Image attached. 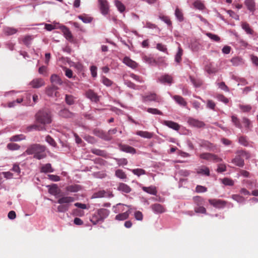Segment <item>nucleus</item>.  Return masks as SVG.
<instances>
[{
  "instance_id": "f257e3e1",
  "label": "nucleus",
  "mask_w": 258,
  "mask_h": 258,
  "mask_svg": "<svg viewBox=\"0 0 258 258\" xmlns=\"http://www.w3.org/2000/svg\"><path fill=\"white\" fill-rule=\"evenodd\" d=\"M36 121L41 124H33L27 127L28 131L33 130L39 131L45 130L44 124L50 123L51 122L50 112L47 110H39L35 115Z\"/></svg>"
},
{
  "instance_id": "f03ea898",
  "label": "nucleus",
  "mask_w": 258,
  "mask_h": 258,
  "mask_svg": "<svg viewBox=\"0 0 258 258\" xmlns=\"http://www.w3.org/2000/svg\"><path fill=\"white\" fill-rule=\"evenodd\" d=\"M46 147L39 144H33L27 148L24 153L28 155H33V157L38 160L42 159L46 157Z\"/></svg>"
},
{
  "instance_id": "7ed1b4c3",
  "label": "nucleus",
  "mask_w": 258,
  "mask_h": 258,
  "mask_svg": "<svg viewBox=\"0 0 258 258\" xmlns=\"http://www.w3.org/2000/svg\"><path fill=\"white\" fill-rule=\"evenodd\" d=\"M75 201V198L72 197H62L59 198L57 203L60 205L57 207V211L60 213H64L68 211L70 203Z\"/></svg>"
},
{
  "instance_id": "20e7f679",
  "label": "nucleus",
  "mask_w": 258,
  "mask_h": 258,
  "mask_svg": "<svg viewBox=\"0 0 258 258\" xmlns=\"http://www.w3.org/2000/svg\"><path fill=\"white\" fill-rule=\"evenodd\" d=\"M141 101L146 103L150 102L160 103L162 101V98L154 92H149L145 95H141Z\"/></svg>"
},
{
  "instance_id": "39448f33",
  "label": "nucleus",
  "mask_w": 258,
  "mask_h": 258,
  "mask_svg": "<svg viewBox=\"0 0 258 258\" xmlns=\"http://www.w3.org/2000/svg\"><path fill=\"white\" fill-rule=\"evenodd\" d=\"M236 154L237 156L232 160L231 162L238 167H242L244 164V159L242 157L245 156L246 153L243 150H240L237 151Z\"/></svg>"
},
{
  "instance_id": "423d86ee",
  "label": "nucleus",
  "mask_w": 258,
  "mask_h": 258,
  "mask_svg": "<svg viewBox=\"0 0 258 258\" xmlns=\"http://www.w3.org/2000/svg\"><path fill=\"white\" fill-rule=\"evenodd\" d=\"M157 82L164 85L171 86L173 83V78L170 75L164 74L160 76Z\"/></svg>"
},
{
  "instance_id": "0eeeda50",
  "label": "nucleus",
  "mask_w": 258,
  "mask_h": 258,
  "mask_svg": "<svg viewBox=\"0 0 258 258\" xmlns=\"http://www.w3.org/2000/svg\"><path fill=\"white\" fill-rule=\"evenodd\" d=\"M200 158L215 163L219 162L222 161V159L219 158L218 156L210 153H202L200 155Z\"/></svg>"
},
{
  "instance_id": "6e6552de",
  "label": "nucleus",
  "mask_w": 258,
  "mask_h": 258,
  "mask_svg": "<svg viewBox=\"0 0 258 258\" xmlns=\"http://www.w3.org/2000/svg\"><path fill=\"white\" fill-rule=\"evenodd\" d=\"M187 121L189 125L197 128H201L205 125V123L203 121L191 117H188Z\"/></svg>"
},
{
  "instance_id": "1a4fd4ad",
  "label": "nucleus",
  "mask_w": 258,
  "mask_h": 258,
  "mask_svg": "<svg viewBox=\"0 0 258 258\" xmlns=\"http://www.w3.org/2000/svg\"><path fill=\"white\" fill-rule=\"evenodd\" d=\"M94 134L96 136L106 141H110L112 139L111 136H109L107 132H105L103 131L100 130H95L94 131Z\"/></svg>"
},
{
  "instance_id": "9d476101",
  "label": "nucleus",
  "mask_w": 258,
  "mask_h": 258,
  "mask_svg": "<svg viewBox=\"0 0 258 258\" xmlns=\"http://www.w3.org/2000/svg\"><path fill=\"white\" fill-rule=\"evenodd\" d=\"M59 29L61 30L64 37L71 42L73 41V36L69 29L64 25H61L59 27Z\"/></svg>"
},
{
  "instance_id": "9b49d317",
  "label": "nucleus",
  "mask_w": 258,
  "mask_h": 258,
  "mask_svg": "<svg viewBox=\"0 0 258 258\" xmlns=\"http://www.w3.org/2000/svg\"><path fill=\"white\" fill-rule=\"evenodd\" d=\"M99 8L103 15H106L109 12V5L106 0H98Z\"/></svg>"
},
{
  "instance_id": "f8f14e48",
  "label": "nucleus",
  "mask_w": 258,
  "mask_h": 258,
  "mask_svg": "<svg viewBox=\"0 0 258 258\" xmlns=\"http://www.w3.org/2000/svg\"><path fill=\"white\" fill-rule=\"evenodd\" d=\"M85 95L92 102L98 103L99 101V96L92 90L89 89L87 91Z\"/></svg>"
},
{
  "instance_id": "ddd939ff",
  "label": "nucleus",
  "mask_w": 258,
  "mask_h": 258,
  "mask_svg": "<svg viewBox=\"0 0 258 258\" xmlns=\"http://www.w3.org/2000/svg\"><path fill=\"white\" fill-rule=\"evenodd\" d=\"M118 147L119 149L122 152L132 154H135L136 153V150L134 148L129 145L119 144Z\"/></svg>"
},
{
  "instance_id": "4468645a",
  "label": "nucleus",
  "mask_w": 258,
  "mask_h": 258,
  "mask_svg": "<svg viewBox=\"0 0 258 258\" xmlns=\"http://www.w3.org/2000/svg\"><path fill=\"white\" fill-rule=\"evenodd\" d=\"M44 81L42 79L36 78L33 79L29 83L33 88H39L44 85Z\"/></svg>"
},
{
  "instance_id": "2eb2a0df",
  "label": "nucleus",
  "mask_w": 258,
  "mask_h": 258,
  "mask_svg": "<svg viewBox=\"0 0 258 258\" xmlns=\"http://www.w3.org/2000/svg\"><path fill=\"white\" fill-rule=\"evenodd\" d=\"M151 208L155 214H161L165 211L164 207L160 204H154L151 206Z\"/></svg>"
},
{
  "instance_id": "dca6fc26",
  "label": "nucleus",
  "mask_w": 258,
  "mask_h": 258,
  "mask_svg": "<svg viewBox=\"0 0 258 258\" xmlns=\"http://www.w3.org/2000/svg\"><path fill=\"white\" fill-rule=\"evenodd\" d=\"M162 124L175 131H178L180 128L179 125L177 123L172 121L163 120Z\"/></svg>"
},
{
  "instance_id": "f3484780",
  "label": "nucleus",
  "mask_w": 258,
  "mask_h": 258,
  "mask_svg": "<svg viewBox=\"0 0 258 258\" xmlns=\"http://www.w3.org/2000/svg\"><path fill=\"white\" fill-rule=\"evenodd\" d=\"M143 25V28H146L149 29L155 30L156 32L159 33L160 30L158 26L155 24H153L149 21L142 22Z\"/></svg>"
},
{
  "instance_id": "a211bd4d",
  "label": "nucleus",
  "mask_w": 258,
  "mask_h": 258,
  "mask_svg": "<svg viewBox=\"0 0 258 258\" xmlns=\"http://www.w3.org/2000/svg\"><path fill=\"white\" fill-rule=\"evenodd\" d=\"M125 207H130V206H127L121 203H119L113 206L112 210L115 213H121L124 212Z\"/></svg>"
},
{
  "instance_id": "6ab92c4d",
  "label": "nucleus",
  "mask_w": 258,
  "mask_h": 258,
  "mask_svg": "<svg viewBox=\"0 0 258 258\" xmlns=\"http://www.w3.org/2000/svg\"><path fill=\"white\" fill-rule=\"evenodd\" d=\"M122 62L125 65L132 69H136L138 67V63L128 56H125L123 59Z\"/></svg>"
},
{
  "instance_id": "aec40b11",
  "label": "nucleus",
  "mask_w": 258,
  "mask_h": 258,
  "mask_svg": "<svg viewBox=\"0 0 258 258\" xmlns=\"http://www.w3.org/2000/svg\"><path fill=\"white\" fill-rule=\"evenodd\" d=\"M209 203L217 208H222L225 207V202L220 200H209Z\"/></svg>"
},
{
  "instance_id": "412c9836",
  "label": "nucleus",
  "mask_w": 258,
  "mask_h": 258,
  "mask_svg": "<svg viewBox=\"0 0 258 258\" xmlns=\"http://www.w3.org/2000/svg\"><path fill=\"white\" fill-rule=\"evenodd\" d=\"M97 212L100 218L103 221L109 215L110 212L108 210L104 208L98 209Z\"/></svg>"
},
{
  "instance_id": "4be33fe9",
  "label": "nucleus",
  "mask_w": 258,
  "mask_h": 258,
  "mask_svg": "<svg viewBox=\"0 0 258 258\" xmlns=\"http://www.w3.org/2000/svg\"><path fill=\"white\" fill-rule=\"evenodd\" d=\"M131 213V211L130 210H128L127 211H126L123 213H119L117 214L115 217V219L118 221H123L127 219L130 214Z\"/></svg>"
},
{
  "instance_id": "5701e85b",
  "label": "nucleus",
  "mask_w": 258,
  "mask_h": 258,
  "mask_svg": "<svg viewBox=\"0 0 258 258\" xmlns=\"http://www.w3.org/2000/svg\"><path fill=\"white\" fill-rule=\"evenodd\" d=\"M172 97L176 102V103L179 104V105L183 107L186 106L187 102L182 97L179 95H174Z\"/></svg>"
},
{
  "instance_id": "b1692460",
  "label": "nucleus",
  "mask_w": 258,
  "mask_h": 258,
  "mask_svg": "<svg viewBox=\"0 0 258 258\" xmlns=\"http://www.w3.org/2000/svg\"><path fill=\"white\" fill-rule=\"evenodd\" d=\"M136 135L143 138L150 139L153 137L154 133L147 131H139L136 132Z\"/></svg>"
},
{
  "instance_id": "393cba45",
  "label": "nucleus",
  "mask_w": 258,
  "mask_h": 258,
  "mask_svg": "<svg viewBox=\"0 0 258 258\" xmlns=\"http://www.w3.org/2000/svg\"><path fill=\"white\" fill-rule=\"evenodd\" d=\"M244 4L250 12L253 13L255 10V3L254 0H245Z\"/></svg>"
},
{
  "instance_id": "a878e982",
  "label": "nucleus",
  "mask_w": 258,
  "mask_h": 258,
  "mask_svg": "<svg viewBox=\"0 0 258 258\" xmlns=\"http://www.w3.org/2000/svg\"><path fill=\"white\" fill-rule=\"evenodd\" d=\"M117 189L126 194L130 193L131 191V188L124 183H120L117 187Z\"/></svg>"
},
{
  "instance_id": "bb28decb",
  "label": "nucleus",
  "mask_w": 258,
  "mask_h": 258,
  "mask_svg": "<svg viewBox=\"0 0 258 258\" xmlns=\"http://www.w3.org/2000/svg\"><path fill=\"white\" fill-rule=\"evenodd\" d=\"M18 30L10 27L5 26L3 28V32L7 35H12L16 33Z\"/></svg>"
},
{
  "instance_id": "cd10ccee",
  "label": "nucleus",
  "mask_w": 258,
  "mask_h": 258,
  "mask_svg": "<svg viewBox=\"0 0 258 258\" xmlns=\"http://www.w3.org/2000/svg\"><path fill=\"white\" fill-rule=\"evenodd\" d=\"M142 189L145 192H147L150 195L156 196L157 194L156 188L153 186H150L149 187L143 186Z\"/></svg>"
},
{
  "instance_id": "c85d7f7f",
  "label": "nucleus",
  "mask_w": 258,
  "mask_h": 258,
  "mask_svg": "<svg viewBox=\"0 0 258 258\" xmlns=\"http://www.w3.org/2000/svg\"><path fill=\"white\" fill-rule=\"evenodd\" d=\"M174 15L177 20L179 22H181L184 21L183 14L181 10L176 8L175 10Z\"/></svg>"
},
{
  "instance_id": "c756f323",
  "label": "nucleus",
  "mask_w": 258,
  "mask_h": 258,
  "mask_svg": "<svg viewBox=\"0 0 258 258\" xmlns=\"http://www.w3.org/2000/svg\"><path fill=\"white\" fill-rule=\"evenodd\" d=\"M205 71L210 75L215 74L217 72V68H215L211 63L207 64L205 67Z\"/></svg>"
},
{
  "instance_id": "7c9ffc66",
  "label": "nucleus",
  "mask_w": 258,
  "mask_h": 258,
  "mask_svg": "<svg viewBox=\"0 0 258 258\" xmlns=\"http://www.w3.org/2000/svg\"><path fill=\"white\" fill-rule=\"evenodd\" d=\"M40 171L41 172L50 173L53 172L54 169L52 168L51 164L47 163L41 167Z\"/></svg>"
},
{
  "instance_id": "2f4dec72",
  "label": "nucleus",
  "mask_w": 258,
  "mask_h": 258,
  "mask_svg": "<svg viewBox=\"0 0 258 258\" xmlns=\"http://www.w3.org/2000/svg\"><path fill=\"white\" fill-rule=\"evenodd\" d=\"M189 79L193 85L196 88L200 87L203 84V81L200 79L195 78L190 76Z\"/></svg>"
},
{
  "instance_id": "473e14b6",
  "label": "nucleus",
  "mask_w": 258,
  "mask_h": 258,
  "mask_svg": "<svg viewBox=\"0 0 258 258\" xmlns=\"http://www.w3.org/2000/svg\"><path fill=\"white\" fill-rule=\"evenodd\" d=\"M231 62L234 66H239L244 63L243 59L239 56L234 57L231 58Z\"/></svg>"
},
{
  "instance_id": "72a5a7b5",
  "label": "nucleus",
  "mask_w": 258,
  "mask_h": 258,
  "mask_svg": "<svg viewBox=\"0 0 258 258\" xmlns=\"http://www.w3.org/2000/svg\"><path fill=\"white\" fill-rule=\"evenodd\" d=\"M59 115L62 117L70 118L72 117L73 114L68 109L64 108L60 110Z\"/></svg>"
},
{
  "instance_id": "f704fd0d",
  "label": "nucleus",
  "mask_w": 258,
  "mask_h": 258,
  "mask_svg": "<svg viewBox=\"0 0 258 258\" xmlns=\"http://www.w3.org/2000/svg\"><path fill=\"white\" fill-rule=\"evenodd\" d=\"M51 82L53 84L61 85L62 84V81L61 79L56 75H52L50 77Z\"/></svg>"
},
{
  "instance_id": "c9c22d12",
  "label": "nucleus",
  "mask_w": 258,
  "mask_h": 258,
  "mask_svg": "<svg viewBox=\"0 0 258 258\" xmlns=\"http://www.w3.org/2000/svg\"><path fill=\"white\" fill-rule=\"evenodd\" d=\"M242 123L244 127V131L247 132L249 128L251 127V123L250 121L246 117H243Z\"/></svg>"
},
{
  "instance_id": "e433bc0d",
  "label": "nucleus",
  "mask_w": 258,
  "mask_h": 258,
  "mask_svg": "<svg viewBox=\"0 0 258 258\" xmlns=\"http://www.w3.org/2000/svg\"><path fill=\"white\" fill-rule=\"evenodd\" d=\"M194 7L199 10L202 11L205 9L206 7L203 2L200 0H196L193 3Z\"/></svg>"
},
{
  "instance_id": "4c0bfd02",
  "label": "nucleus",
  "mask_w": 258,
  "mask_h": 258,
  "mask_svg": "<svg viewBox=\"0 0 258 258\" xmlns=\"http://www.w3.org/2000/svg\"><path fill=\"white\" fill-rule=\"evenodd\" d=\"M78 18L82 20L84 23H90L93 20V18L89 16L86 14H83L81 15H79L78 16Z\"/></svg>"
},
{
  "instance_id": "58836bf2",
  "label": "nucleus",
  "mask_w": 258,
  "mask_h": 258,
  "mask_svg": "<svg viewBox=\"0 0 258 258\" xmlns=\"http://www.w3.org/2000/svg\"><path fill=\"white\" fill-rule=\"evenodd\" d=\"M231 121L233 124L235 126V127L240 129H242V125L239 119L236 116L232 115L231 116Z\"/></svg>"
},
{
  "instance_id": "ea45409f",
  "label": "nucleus",
  "mask_w": 258,
  "mask_h": 258,
  "mask_svg": "<svg viewBox=\"0 0 258 258\" xmlns=\"http://www.w3.org/2000/svg\"><path fill=\"white\" fill-rule=\"evenodd\" d=\"M26 137L23 134L16 135L12 136L10 138V141L11 142H18L23 140H25Z\"/></svg>"
},
{
  "instance_id": "a19ab883",
  "label": "nucleus",
  "mask_w": 258,
  "mask_h": 258,
  "mask_svg": "<svg viewBox=\"0 0 258 258\" xmlns=\"http://www.w3.org/2000/svg\"><path fill=\"white\" fill-rule=\"evenodd\" d=\"M73 67L77 70L78 73H82V74H84L85 69L82 63L79 62L74 63Z\"/></svg>"
},
{
  "instance_id": "79ce46f5",
  "label": "nucleus",
  "mask_w": 258,
  "mask_h": 258,
  "mask_svg": "<svg viewBox=\"0 0 258 258\" xmlns=\"http://www.w3.org/2000/svg\"><path fill=\"white\" fill-rule=\"evenodd\" d=\"M80 189V185L77 184L69 185L66 187V190L71 192H76L79 191Z\"/></svg>"
},
{
  "instance_id": "37998d69",
  "label": "nucleus",
  "mask_w": 258,
  "mask_h": 258,
  "mask_svg": "<svg viewBox=\"0 0 258 258\" xmlns=\"http://www.w3.org/2000/svg\"><path fill=\"white\" fill-rule=\"evenodd\" d=\"M130 170L131 171H132L134 174H135L139 177L141 175H145L146 173V171L144 169H142V168L130 169Z\"/></svg>"
},
{
  "instance_id": "c03bdc74",
  "label": "nucleus",
  "mask_w": 258,
  "mask_h": 258,
  "mask_svg": "<svg viewBox=\"0 0 258 258\" xmlns=\"http://www.w3.org/2000/svg\"><path fill=\"white\" fill-rule=\"evenodd\" d=\"M115 176L121 179H124L126 178V175L125 172L121 169H117L115 171Z\"/></svg>"
},
{
  "instance_id": "a18cd8bd",
  "label": "nucleus",
  "mask_w": 258,
  "mask_h": 258,
  "mask_svg": "<svg viewBox=\"0 0 258 258\" xmlns=\"http://www.w3.org/2000/svg\"><path fill=\"white\" fill-rule=\"evenodd\" d=\"M124 84L127 86L128 87L134 89V90H140V87L137 86L136 84L132 82L129 80H124Z\"/></svg>"
},
{
  "instance_id": "49530a36",
  "label": "nucleus",
  "mask_w": 258,
  "mask_h": 258,
  "mask_svg": "<svg viewBox=\"0 0 258 258\" xmlns=\"http://www.w3.org/2000/svg\"><path fill=\"white\" fill-rule=\"evenodd\" d=\"M242 28L246 32L247 34H252L253 31L250 28L249 25L246 22H243L241 24Z\"/></svg>"
},
{
  "instance_id": "de8ad7c7",
  "label": "nucleus",
  "mask_w": 258,
  "mask_h": 258,
  "mask_svg": "<svg viewBox=\"0 0 258 258\" xmlns=\"http://www.w3.org/2000/svg\"><path fill=\"white\" fill-rule=\"evenodd\" d=\"M103 197H106V192L104 190L95 192L92 196L93 198H101Z\"/></svg>"
},
{
  "instance_id": "09e8293b",
  "label": "nucleus",
  "mask_w": 258,
  "mask_h": 258,
  "mask_svg": "<svg viewBox=\"0 0 258 258\" xmlns=\"http://www.w3.org/2000/svg\"><path fill=\"white\" fill-rule=\"evenodd\" d=\"M65 101L67 104L71 105L75 103V98L71 95L66 94L65 96Z\"/></svg>"
},
{
  "instance_id": "8fccbe9b",
  "label": "nucleus",
  "mask_w": 258,
  "mask_h": 258,
  "mask_svg": "<svg viewBox=\"0 0 258 258\" xmlns=\"http://www.w3.org/2000/svg\"><path fill=\"white\" fill-rule=\"evenodd\" d=\"M100 218V217H99L98 215V212H96L94 214V215L91 218L90 221L93 224L95 225L97 224L99 222H102V220Z\"/></svg>"
},
{
  "instance_id": "3c124183",
  "label": "nucleus",
  "mask_w": 258,
  "mask_h": 258,
  "mask_svg": "<svg viewBox=\"0 0 258 258\" xmlns=\"http://www.w3.org/2000/svg\"><path fill=\"white\" fill-rule=\"evenodd\" d=\"M183 50L180 47H178V51L175 56V61L179 63L181 60V56L182 55Z\"/></svg>"
},
{
  "instance_id": "603ef678",
  "label": "nucleus",
  "mask_w": 258,
  "mask_h": 258,
  "mask_svg": "<svg viewBox=\"0 0 258 258\" xmlns=\"http://www.w3.org/2000/svg\"><path fill=\"white\" fill-rule=\"evenodd\" d=\"M101 81L106 87H110L113 84V82L111 80L104 76L101 77Z\"/></svg>"
},
{
  "instance_id": "864d4df0",
  "label": "nucleus",
  "mask_w": 258,
  "mask_h": 258,
  "mask_svg": "<svg viewBox=\"0 0 258 258\" xmlns=\"http://www.w3.org/2000/svg\"><path fill=\"white\" fill-rule=\"evenodd\" d=\"M159 18L166 23L168 26L172 27V23L168 16L160 15L159 16Z\"/></svg>"
},
{
  "instance_id": "5fc2aeb1",
  "label": "nucleus",
  "mask_w": 258,
  "mask_h": 258,
  "mask_svg": "<svg viewBox=\"0 0 258 258\" xmlns=\"http://www.w3.org/2000/svg\"><path fill=\"white\" fill-rule=\"evenodd\" d=\"M115 5L117 8V10L120 12L122 13L125 10V7L123 4L118 0L115 1Z\"/></svg>"
},
{
  "instance_id": "6e6d98bb",
  "label": "nucleus",
  "mask_w": 258,
  "mask_h": 258,
  "mask_svg": "<svg viewBox=\"0 0 258 258\" xmlns=\"http://www.w3.org/2000/svg\"><path fill=\"white\" fill-rule=\"evenodd\" d=\"M147 111L149 113L154 115H163V113L160 110H158L157 108H148L147 109Z\"/></svg>"
},
{
  "instance_id": "4d7b16f0",
  "label": "nucleus",
  "mask_w": 258,
  "mask_h": 258,
  "mask_svg": "<svg viewBox=\"0 0 258 258\" xmlns=\"http://www.w3.org/2000/svg\"><path fill=\"white\" fill-rule=\"evenodd\" d=\"M7 148L12 151L18 150L20 149V146L16 143H11L8 144Z\"/></svg>"
},
{
  "instance_id": "13d9d810",
  "label": "nucleus",
  "mask_w": 258,
  "mask_h": 258,
  "mask_svg": "<svg viewBox=\"0 0 258 258\" xmlns=\"http://www.w3.org/2000/svg\"><path fill=\"white\" fill-rule=\"evenodd\" d=\"M33 40V37L31 35H26L23 38V42L25 45L29 47L31 44L32 40Z\"/></svg>"
},
{
  "instance_id": "bf43d9fd",
  "label": "nucleus",
  "mask_w": 258,
  "mask_h": 258,
  "mask_svg": "<svg viewBox=\"0 0 258 258\" xmlns=\"http://www.w3.org/2000/svg\"><path fill=\"white\" fill-rule=\"evenodd\" d=\"M45 141L49 144L50 146L55 147L57 145L54 140L51 138L49 135H47L45 138Z\"/></svg>"
},
{
  "instance_id": "052dcab7",
  "label": "nucleus",
  "mask_w": 258,
  "mask_h": 258,
  "mask_svg": "<svg viewBox=\"0 0 258 258\" xmlns=\"http://www.w3.org/2000/svg\"><path fill=\"white\" fill-rule=\"evenodd\" d=\"M198 174L205 175L206 176L210 175V170L208 167H204L203 168L200 169L197 171Z\"/></svg>"
},
{
  "instance_id": "680f3d73",
  "label": "nucleus",
  "mask_w": 258,
  "mask_h": 258,
  "mask_svg": "<svg viewBox=\"0 0 258 258\" xmlns=\"http://www.w3.org/2000/svg\"><path fill=\"white\" fill-rule=\"evenodd\" d=\"M130 76L131 78H132V79H133L134 80L138 82H139L140 83L144 82V80L142 77L138 76L134 73H131L130 74Z\"/></svg>"
},
{
  "instance_id": "e2e57ef3",
  "label": "nucleus",
  "mask_w": 258,
  "mask_h": 258,
  "mask_svg": "<svg viewBox=\"0 0 258 258\" xmlns=\"http://www.w3.org/2000/svg\"><path fill=\"white\" fill-rule=\"evenodd\" d=\"M156 48L160 51L167 53V49L166 45L162 43H157L156 45Z\"/></svg>"
},
{
  "instance_id": "0e129e2a",
  "label": "nucleus",
  "mask_w": 258,
  "mask_h": 258,
  "mask_svg": "<svg viewBox=\"0 0 258 258\" xmlns=\"http://www.w3.org/2000/svg\"><path fill=\"white\" fill-rule=\"evenodd\" d=\"M222 183H223L225 185L232 186L234 185L233 181L228 178H224L223 179H221Z\"/></svg>"
},
{
  "instance_id": "69168bd1",
  "label": "nucleus",
  "mask_w": 258,
  "mask_h": 258,
  "mask_svg": "<svg viewBox=\"0 0 258 258\" xmlns=\"http://www.w3.org/2000/svg\"><path fill=\"white\" fill-rule=\"evenodd\" d=\"M206 35L214 41L219 42L220 40V38L218 35L211 33H207Z\"/></svg>"
},
{
  "instance_id": "338daca9",
  "label": "nucleus",
  "mask_w": 258,
  "mask_h": 258,
  "mask_svg": "<svg viewBox=\"0 0 258 258\" xmlns=\"http://www.w3.org/2000/svg\"><path fill=\"white\" fill-rule=\"evenodd\" d=\"M239 108L244 112H248L251 109V106L250 105H241L239 104Z\"/></svg>"
},
{
  "instance_id": "774afa93",
  "label": "nucleus",
  "mask_w": 258,
  "mask_h": 258,
  "mask_svg": "<svg viewBox=\"0 0 258 258\" xmlns=\"http://www.w3.org/2000/svg\"><path fill=\"white\" fill-rule=\"evenodd\" d=\"M216 98L219 101H221V102L224 103L225 104H227L229 102L228 99L227 98H226V97H225L222 94L217 95L216 96Z\"/></svg>"
}]
</instances>
